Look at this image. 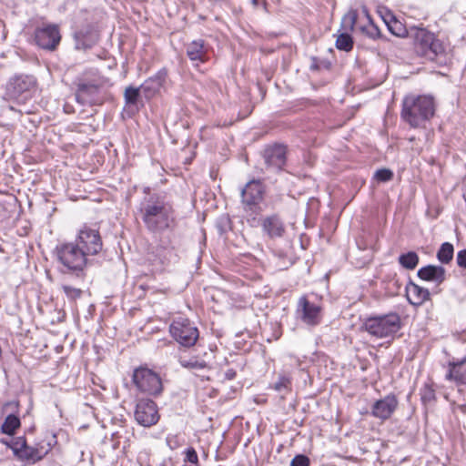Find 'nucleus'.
I'll use <instances>...</instances> for the list:
<instances>
[{
	"label": "nucleus",
	"instance_id": "obj_25",
	"mask_svg": "<svg viewBox=\"0 0 466 466\" xmlns=\"http://www.w3.org/2000/svg\"><path fill=\"white\" fill-rule=\"evenodd\" d=\"M46 454L42 450L26 446L22 451L19 452L18 458L22 461H30L35 463L40 461Z\"/></svg>",
	"mask_w": 466,
	"mask_h": 466
},
{
	"label": "nucleus",
	"instance_id": "obj_1",
	"mask_svg": "<svg viewBox=\"0 0 466 466\" xmlns=\"http://www.w3.org/2000/svg\"><path fill=\"white\" fill-rule=\"evenodd\" d=\"M139 204V214L146 228L155 234L172 229L176 225L175 209L171 202L157 193H147Z\"/></svg>",
	"mask_w": 466,
	"mask_h": 466
},
{
	"label": "nucleus",
	"instance_id": "obj_4",
	"mask_svg": "<svg viewBox=\"0 0 466 466\" xmlns=\"http://www.w3.org/2000/svg\"><path fill=\"white\" fill-rule=\"evenodd\" d=\"M409 37L412 38L414 50L418 56L430 61L444 56L445 46L435 35L423 27H410Z\"/></svg>",
	"mask_w": 466,
	"mask_h": 466
},
{
	"label": "nucleus",
	"instance_id": "obj_42",
	"mask_svg": "<svg viewBox=\"0 0 466 466\" xmlns=\"http://www.w3.org/2000/svg\"><path fill=\"white\" fill-rule=\"evenodd\" d=\"M251 4L254 7H258L259 4V0H251Z\"/></svg>",
	"mask_w": 466,
	"mask_h": 466
},
{
	"label": "nucleus",
	"instance_id": "obj_32",
	"mask_svg": "<svg viewBox=\"0 0 466 466\" xmlns=\"http://www.w3.org/2000/svg\"><path fill=\"white\" fill-rule=\"evenodd\" d=\"M179 363L183 368L188 370H204L208 366L204 360H198L197 358L189 360L180 359Z\"/></svg>",
	"mask_w": 466,
	"mask_h": 466
},
{
	"label": "nucleus",
	"instance_id": "obj_10",
	"mask_svg": "<svg viewBox=\"0 0 466 466\" xmlns=\"http://www.w3.org/2000/svg\"><path fill=\"white\" fill-rule=\"evenodd\" d=\"M75 243L84 251L87 258L98 254L103 248L99 231L86 226L79 230Z\"/></svg>",
	"mask_w": 466,
	"mask_h": 466
},
{
	"label": "nucleus",
	"instance_id": "obj_15",
	"mask_svg": "<svg viewBox=\"0 0 466 466\" xmlns=\"http://www.w3.org/2000/svg\"><path fill=\"white\" fill-rule=\"evenodd\" d=\"M287 148L283 145H273L266 147L263 152L265 165L268 169L279 171L286 164Z\"/></svg>",
	"mask_w": 466,
	"mask_h": 466
},
{
	"label": "nucleus",
	"instance_id": "obj_37",
	"mask_svg": "<svg viewBox=\"0 0 466 466\" xmlns=\"http://www.w3.org/2000/svg\"><path fill=\"white\" fill-rule=\"evenodd\" d=\"M27 444L25 438L19 437L15 441H13L10 447L13 450L15 455L18 457L19 452L22 451V450H24Z\"/></svg>",
	"mask_w": 466,
	"mask_h": 466
},
{
	"label": "nucleus",
	"instance_id": "obj_16",
	"mask_svg": "<svg viewBox=\"0 0 466 466\" xmlns=\"http://www.w3.org/2000/svg\"><path fill=\"white\" fill-rule=\"evenodd\" d=\"M399 401L394 394H388L376 400L371 407V415L385 420L390 418L398 407Z\"/></svg>",
	"mask_w": 466,
	"mask_h": 466
},
{
	"label": "nucleus",
	"instance_id": "obj_34",
	"mask_svg": "<svg viewBox=\"0 0 466 466\" xmlns=\"http://www.w3.org/2000/svg\"><path fill=\"white\" fill-rule=\"evenodd\" d=\"M76 47L77 49H87L93 46V42L86 39L83 32L79 31L75 34Z\"/></svg>",
	"mask_w": 466,
	"mask_h": 466
},
{
	"label": "nucleus",
	"instance_id": "obj_12",
	"mask_svg": "<svg viewBox=\"0 0 466 466\" xmlns=\"http://www.w3.org/2000/svg\"><path fill=\"white\" fill-rule=\"evenodd\" d=\"M159 418L157 406L153 400L149 399L138 400L135 410V419L138 424L144 427H151L157 423Z\"/></svg>",
	"mask_w": 466,
	"mask_h": 466
},
{
	"label": "nucleus",
	"instance_id": "obj_23",
	"mask_svg": "<svg viewBox=\"0 0 466 466\" xmlns=\"http://www.w3.org/2000/svg\"><path fill=\"white\" fill-rule=\"evenodd\" d=\"M166 73L158 72L152 77L147 79L141 86V92L147 98L155 96L165 82Z\"/></svg>",
	"mask_w": 466,
	"mask_h": 466
},
{
	"label": "nucleus",
	"instance_id": "obj_44",
	"mask_svg": "<svg viewBox=\"0 0 466 466\" xmlns=\"http://www.w3.org/2000/svg\"><path fill=\"white\" fill-rule=\"evenodd\" d=\"M262 5H263L264 9H266V8H267V3H266V1H263Z\"/></svg>",
	"mask_w": 466,
	"mask_h": 466
},
{
	"label": "nucleus",
	"instance_id": "obj_35",
	"mask_svg": "<svg viewBox=\"0 0 466 466\" xmlns=\"http://www.w3.org/2000/svg\"><path fill=\"white\" fill-rule=\"evenodd\" d=\"M374 177L379 182H388L392 179L393 172L388 168L378 169L374 174Z\"/></svg>",
	"mask_w": 466,
	"mask_h": 466
},
{
	"label": "nucleus",
	"instance_id": "obj_31",
	"mask_svg": "<svg viewBox=\"0 0 466 466\" xmlns=\"http://www.w3.org/2000/svg\"><path fill=\"white\" fill-rule=\"evenodd\" d=\"M336 47L339 50L349 52L353 48V39L348 33H342L338 35Z\"/></svg>",
	"mask_w": 466,
	"mask_h": 466
},
{
	"label": "nucleus",
	"instance_id": "obj_20",
	"mask_svg": "<svg viewBox=\"0 0 466 466\" xmlns=\"http://www.w3.org/2000/svg\"><path fill=\"white\" fill-rule=\"evenodd\" d=\"M417 275L422 280L440 285L446 279V269L442 266L427 265L420 268Z\"/></svg>",
	"mask_w": 466,
	"mask_h": 466
},
{
	"label": "nucleus",
	"instance_id": "obj_43",
	"mask_svg": "<svg viewBox=\"0 0 466 466\" xmlns=\"http://www.w3.org/2000/svg\"><path fill=\"white\" fill-rule=\"evenodd\" d=\"M310 68H311L312 70H317V69L319 68V66H318V65L313 64V65L310 66Z\"/></svg>",
	"mask_w": 466,
	"mask_h": 466
},
{
	"label": "nucleus",
	"instance_id": "obj_8",
	"mask_svg": "<svg viewBox=\"0 0 466 466\" xmlns=\"http://www.w3.org/2000/svg\"><path fill=\"white\" fill-rule=\"evenodd\" d=\"M132 380L141 392L154 396L162 392L161 379L156 372L147 368L135 370Z\"/></svg>",
	"mask_w": 466,
	"mask_h": 466
},
{
	"label": "nucleus",
	"instance_id": "obj_14",
	"mask_svg": "<svg viewBox=\"0 0 466 466\" xmlns=\"http://www.w3.org/2000/svg\"><path fill=\"white\" fill-rule=\"evenodd\" d=\"M36 84L33 76L20 75L12 77L6 86V94L14 99H18L23 95L29 93Z\"/></svg>",
	"mask_w": 466,
	"mask_h": 466
},
{
	"label": "nucleus",
	"instance_id": "obj_9",
	"mask_svg": "<svg viewBox=\"0 0 466 466\" xmlns=\"http://www.w3.org/2000/svg\"><path fill=\"white\" fill-rule=\"evenodd\" d=\"M363 15L366 18V23L363 25H358V12L353 9L350 10L342 17L341 26L345 31H353L354 28L357 27L358 30L371 39L380 37V31L379 27L373 24L366 8L363 9Z\"/></svg>",
	"mask_w": 466,
	"mask_h": 466
},
{
	"label": "nucleus",
	"instance_id": "obj_29",
	"mask_svg": "<svg viewBox=\"0 0 466 466\" xmlns=\"http://www.w3.org/2000/svg\"><path fill=\"white\" fill-rule=\"evenodd\" d=\"M271 388L280 393L281 397L284 398V396L291 390V380L288 376L279 375L278 381H276Z\"/></svg>",
	"mask_w": 466,
	"mask_h": 466
},
{
	"label": "nucleus",
	"instance_id": "obj_2",
	"mask_svg": "<svg viewBox=\"0 0 466 466\" xmlns=\"http://www.w3.org/2000/svg\"><path fill=\"white\" fill-rule=\"evenodd\" d=\"M435 112V102L431 96H407L402 101L401 117L411 127H420Z\"/></svg>",
	"mask_w": 466,
	"mask_h": 466
},
{
	"label": "nucleus",
	"instance_id": "obj_38",
	"mask_svg": "<svg viewBox=\"0 0 466 466\" xmlns=\"http://www.w3.org/2000/svg\"><path fill=\"white\" fill-rule=\"evenodd\" d=\"M309 460L305 455H297L295 456L291 462L290 466H309Z\"/></svg>",
	"mask_w": 466,
	"mask_h": 466
},
{
	"label": "nucleus",
	"instance_id": "obj_22",
	"mask_svg": "<svg viewBox=\"0 0 466 466\" xmlns=\"http://www.w3.org/2000/svg\"><path fill=\"white\" fill-rule=\"evenodd\" d=\"M406 293L409 302L415 306H420L430 299V291L411 281L406 287Z\"/></svg>",
	"mask_w": 466,
	"mask_h": 466
},
{
	"label": "nucleus",
	"instance_id": "obj_3",
	"mask_svg": "<svg viewBox=\"0 0 466 466\" xmlns=\"http://www.w3.org/2000/svg\"><path fill=\"white\" fill-rule=\"evenodd\" d=\"M265 187L260 180H250L241 189V204L246 214L247 222L251 227L259 224L258 216L263 211L262 204Z\"/></svg>",
	"mask_w": 466,
	"mask_h": 466
},
{
	"label": "nucleus",
	"instance_id": "obj_40",
	"mask_svg": "<svg viewBox=\"0 0 466 466\" xmlns=\"http://www.w3.org/2000/svg\"><path fill=\"white\" fill-rule=\"evenodd\" d=\"M456 261L459 267L466 268V249L460 250L457 253Z\"/></svg>",
	"mask_w": 466,
	"mask_h": 466
},
{
	"label": "nucleus",
	"instance_id": "obj_6",
	"mask_svg": "<svg viewBox=\"0 0 466 466\" xmlns=\"http://www.w3.org/2000/svg\"><path fill=\"white\" fill-rule=\"evenodd\" d=\"M363 327L372 336L386 338L396 333L400 329L401 321L397 313H389L368 318Z\"/></svg>",
	"mask_w": 466,
	"mask_h": 466
},
{
	"label": "nucleus",
	"instance_id": "obj_19",
	"mask_svg": "<svg viewBox=\"0 0 466 466\" xmlns=\"http://www.w3.org/2000/svg\"><path fill=\"white\" fill-rule=\"evenodd\" d=\"M208 50L209 46L203 39L194 40L187 45V55L196 66L208 59Z\"/></svg>",
	"mask_w": 466,
	"mask_h": 466
},
{
	"label": "nucleus",
	"instance_id": "obj_41",
	"mask_svg": "<svg viewBox=\"0 0 466 466\" xmlns=\"http://www.w3.org/2000/svg\"><path fill=\"white\" fill-rule=\"evenodd\" d=\"M236 377V371L233 370V369H228L226 372H225V378L227 380H233L235 379Z\"/></svg>",
	"mask_w": 466,
	"mask_h": 466
},
{
	"label": "nucleus",
	"instance_id": "obj_28",
	"mask_svg": "<svg viewBox=\"0 0 466 466\" xmlns=\"http://www.w3.org/2000/svg\"><path fill=\"white\" fill-rule=\"evenodd\" d=\"M141 87H134L132 86H127L124 92V99L126 106L129 108L136 106L139 98Z\"/></svg>",
	"mask_w": 466,
	"mask_h": 466
},
{
	"label": "nucleus",
	"instance_id": "obj_17",
	"mask_svg": "<svg viewBox=\"0 0 466 466\" xmlns=\"http://www.w3.org/2000/svg\"><path fill=\"white\" fill-rule=\"evenodd\" d=\"M260 225L264 234L269 238H281L284 235V223L276 214L269 215L262 218Z\"/></svg>",
	"mask_w": 466,
	"mask_h": 466
},
{
	"label": "nucleus",
	"instance_id": "obj_24",
	"mask_svg": "<svg viewBox=\"0 0 466 466\" xmlns=\"http://www.w3.org/2000/svg\"><path fill=\"white\" fill-rule=\"evenodd\" d=\"M390 17H383L384 22L386 23L389 30L396 36L403 37L405 35L409 36L410 28L407 29L401 22L397 20L392 15L389 14Z\"/></svg>",
	"mask_w": 466,
	"mask_h": 466
},
{
	"label": "nucleus",
	"instance_id": "obj_33",
	"mask_svg": "<svg viewBox=\"0 0 466 466\" xmlns=\"http://www.w3.org/2000/svg\"><path fill=\"white\" fill-rule=\"evenodd\" d=\"M420 399L424 404L431 403L435 400V390L430 385H425L420 390Z\"/></svg>",
	"mask_w": 466,
	"mask_h": 466
},
{
	"label": "nucleus",
	"instance_id": "obj_39",
	"mask_svg": "<svg viewBox=\"0 0 466 466\" xmlns=\"http://www.w3.org/2000/svg\"><path fill=\"white\" fill-rule=\"evenodd\" d=\"M185 462H190L192 464H198V457L194 448H188L186 451Z\"/></svg>",
	"mask_w": 466,
	"mask_h": 466
},
{
	"label": "nucleus",
	"instance_id": "obj_36",
	"mask_svg": "<svg viewBox=\"0 0 466 466\" xmlns=\"http://www.w3.org/2000/svg\"><path fill=\"white\" fill-rule=\"evenodd\" d=\"M62 289H63L65 294L66 295V297L71 300H75V299L80 298L82 295V290L77 288H74V287H71L68 285H64L62 287Z\"/></svg>",
	"mask_w": 466,
	"mask_h": 466
},
{
	"label": "nucleus",
	"instance_id": "obj_21",
	"mask_svg": "<svg viewBox=\"0 0 466 466\" xmlns=\"http://www.w3.org/2000/svg\"><path fill=\"white\" fill-rule=\"evenodd\" d=\"M98 91L99 88L95 84H79L76 92V99L83 106L92 105L96 102Z\"/></svg>",
	"mask_w": 466,
	"mask_h": 466
},
{
	"label": "nucleus",
	"instance_id": "obj_27",
	"mask_svg": "<svg viewBox=\"0 0 466 466\" xmlns=\"http://www.w3.org/2000/svg\"><path fill=\"white\" fill-rule=\"evenodd\" d=\"M454 248L450 242H444L437 252V258L442 264H448L453 258Z\"/></svg>",
	"mask_w": 466,
	"mask_h": 466
},
{
	"label": "nucleus",
	"instance_id": "obj_11",
	"mask_svg": "<svg viewBox=\"0 0 466 466\" xmlns=\"http://www.w3.org/2000/svg\"><path fill=\"white\" fill-rule=\"evenodd\" d=\"M297 318L304 324L314 327L322 320V309L319 305L310 302L306 296L299 298L296 309Z\"/></svg>",
	"mask_w": 466,
	"mask_h": 466
},
{
	"label": "nucleus",
	"instance_id": "obj_7",
	"mask_svg": "<svg viewBox=\"0 0 466 466\" xmlns=\"http://www.w3.org/2000/svg\"><path fill=\"white\" fill-rule=\"evenodd\" d=\"M171 337L182 347L190 348L198 339L199 331L188 319L178 317L169 326Z\"/></svg>",
	"mask_w": 466,
	"mask_h": 466
},
{
	"label": "nucleus",
	"instance_id": "obj_5",
	"mask_svg": "<svg viewBox=\"0 0 466 466\" xmlns=\"http://www.w3.org/2000/svg\"><path fill=\"white\" fill-rule=\"evenodd\" d=\"M55 253L57 261L64 268H61L63 273H73L77 277L84 275L88 258L75 242L57 245Z\"/></svg>",
	"mask_w": 466,
	"mask_h": 466
},
{
	"label": "nucleus",
	"instance_id": "obj_30",
	"mask_svg": "<svg viewBox=\"0 0 466 466\" xmlns=\"http://www.w3.org/2000/svg\"><path fill=\"white\" fill-rule=\"evenodd\" d=\"M20 420L17 416L14 414L8 415L3 425H2V432L8 435H13L15 432V430L20 427Z\"/></svg>",
	"mask_w": 466,
	"mask_h": 466
},
{
	"label": "nucleus",
	"instance_id": "obj_18",
	"mask_svg": "<svg viewBox=\"0 0 466 466\" xmlns=\"http://www.w3.org/2000/svg\"><path fill=\"white\" fill-rule=\"evenodd\" d=\"M445 379L453 381L457 385L466 386V358L450 361Z\"/></svg>",
	"mask_w": 466,
	"mask_h": 466
},
{
	"label": "nucleus",
	"instance_id": "obj_13",
	"mask_svg": "<svg viewBox=\"0 0 466 466\" xmlns=\"http://www.w3.org/2000/svg\"><path fill=\"white\" fill-rule=\"evenodd\" d=\"M61 35L56 25H46L35 31V44L46 50L53 51L59 45Z\"/></svg>",
	"mask_w": 466,
	"mask_h": 466
},
{
	"label": "nucleus",
	"instance_id": "obj_26",
	"mask_svg": "<svg viewBox=\"0 0 466 466\" xmlns=\"http://www.w3.org/2000/svg\"><path fill=\"white\" fill-rule=\"evenodd\" d=\"M419 256L414 251H409L399 257V263L406 269H414L419 264Z\"/></svg>",
	"mask_w": 466,
	"mask_h": 466
}]
</instances>
